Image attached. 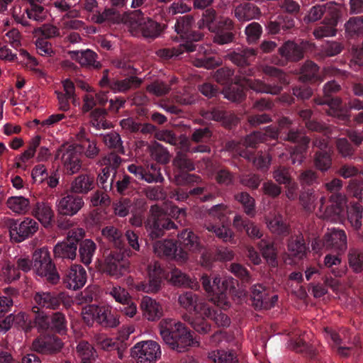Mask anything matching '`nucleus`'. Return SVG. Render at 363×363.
I'll return each mask as SVG.
<instances>
[{"label":"nucleus","mask_w":363,"mask_h":363,"mask_svg":"<svg viewBox=\"0 0 363 363\" xmlns=\"http://www.w3.org/2000/svg\"><path fill=\"white\" fill-rule=\"evenodd\" d=\"M258 55V50L252 48H238L229 52L226 57L234 65L238 67L239 83H244L249 86L252 90L257 93L270 94L277 95L281 93L283 86L289 83L286 74L281 69L272 66H266L264 72L271 77L267 83L260 79H253L256 69L251 66Z\"/></svg>","instance_id":"nucleus-1"},{"label":"nucleus","mask_w":363,"mask_h":363,"mask_svg":"<svg viewBox=\"0 0 363 363\" xmlns=\"http://www.w3.org/2000/svg\"><path fill=\"white\" fill-rule=\"evenodd\" d=\"M151 215L145 223L147 242H152L154 253L160 257L179 260V247L176 241L169 239L158 240L165 231L176 228L174 221L162 213L157 206H152Z\"/></svg>","instance_id":"nucleus-2"},{"label":"nucleus","mask_w":363,"mask_h":363,"mask_svg":"<svg viewBox=\"0 0 363 363\" xmlns=\"http://www.w3.org/2000/svg\"><path fill=\"white\" fill-rule=\"evenodd\" d=\"M159 330L164 342L177 352H184L191 346L199 345L189 328L181 322L171 318L162 319L159 323Z\"/></svg>","instance_id":"nucleus-3"},{"label":"nucleus","mask_w":363,"mask_h":363,"mask_svg":"<svg viewBox=\"0 0 363 363\" xmlns=\"http://www.w3.org/2000/svg\"><path fill=\"white\" fill-rule=\"evenodd\" d=\"M200 281L205 291L211 296V299L217 306H229L228 296L240 297L241 293L238 289V281L231 277H215L213 281L203 274Z\"/></svg>","instance_id":"nucleus-4"},{"label":"nucleus","mask_w":363,"mask_h":363,"mask_svg":"<svg viewBox=\"0 0 363 363\" xmlns=\"http://www.w3.org/2000/svg\"><path fill=\"white\" fill-rule=\"evenodd\" d=\"M178 301L182 308L189 313H194L195 317L192 318L191 325L197 333L206 334L211 330V325L202 316L203 311H209L208 303L192 291H186L180 294Z\"/></svg>","instance_id":"nucleus-5"},{"label":"nucleus","mask_w":363,"mask_h":363,"mask_svg":"<svg viewBox=\"0 0 363 363\" xmlns=\"http://www.w3.org/2000/svg\"><path fill=\"white\" fill-rule=\"evenodd\" d=\"M188 189L177 188L169 193V197L178 201H186L189 198L200 202H208L214 200L217 196L216 188L211 184L203 182L200 177L199 182H194Z\"/></svg>","instance_id":"nucleus-6"},{"label":"nucleus","mask_w":363,"mask_h":363,"mask_svg":"<svg viewBox=\"0 0 363 363\" xmlns=\"http://www.w3.org/2000/svg\"><path fill=\"white\" fill-rule=\"evenodd\" d=\"M121 69L127 71V73L123 74L124 76H128L123 79H110L108 70L104 69L103 77L99 81V85L103 88L108 87L114 93H126L130 89H135L140 86L143 80L135 76L138 73L137 69L124 62Z\"/></svg>","instance_id":"nucleus-7"},{"label":"nucleus","mask_w":363,"mask_h":363,"mask_svg":"<svg viewBox=\"0 0 363 363\" xmlns=\"http://www.w3.org/2000/svg\"><path fill=\"white\" fill-rule=\"evenodd\" d=\"M127 256L129 254L125 248L106 251L102 264L103 272L114 279L125 276L130 269V262Z\"/></svg>","instance_id":"nucleus-8"},{"label":"nucleus","mask_w":363,"mask_h":363,"mask_svg":"<svg viewBox=\"0 0 363 363\" xmlns=\"http://www.w3.org/2000/svg\"><path fill=\"white\" fill-rule=\"evenodd\" d=\"M188 152L186 149L178 150L172 161L174 179L176 184L179 186L200 181L199 176L189 173L195 169V164L189 157Z\"/></svg>","instance_id":"nucleus-9"},{"label":"nucleus","mask_w":363,"mask_h":363,"mask_svg":"<svg viewBox=\"0 0 363 363\" xmlns=\"http://www.w3.org/2000/svg\"><path fill=\"white\" fill-rule=\"evenodd\" d=\"M33 271L40 278H45L48 282L55 284L60 280V275L52 263L49 251L46 248L35 250L33 254Z\"/></svg>","instance_id":"nucleus-10"},{"label":"nucleus","mask_w":363,"mask_h":363,"mask_svg":"<svg viewBox=\"0 0 363 363\" xmlns=\"http://www.w3.org/2000/svg\"><path fill=\"white\" fill-rule=\"evenodd\" d=\"M341 89L340 85L335 81L327 82L323 86V97L315 99V103L319 105L327 104L329 106L328 114L342 121L350 120V116L345 113L340 109L342 100L340 97L333 96Z\"/></svg>","instance_id":"nucleus-11"},{"label":"nucleus","mask_w":363,"mask_h":363,"mask_svg":"<svg viewBox=\"0 0 363 363\" xmlns=\"http://www.w3.org/2000/svg\"><path fill=\"white\" fill-rule=\"evenodd\" d=\"M85 231L82 228H77L69 232L67 238L61 242H58L54 247V255L56 261L61 259L69 262L74 260L77 257L78 244L84 238Z\"/></svg>","instance_id":"nucleus-12"},{"label":"nucleus","mask_w":363,"mask_h":363,"mask_svg":"<svg viewBox=\"0 0 363 363\" xmlns=\"http://www.w3.org/2000/svg\"><path fill=\"white\" fill-rule=\"evenodd\" d=\"M325 234L323 240H315L312 243L313 250H320L322 247L341 255L347 248V235L345 230L340 228H331Z\"/></svg>","instance_id":"nucleus-13"},{"label":"nucleus","mask_w":363,"mask_h":363,"mask_svg":"<svg viewBox=\"0 0 363 363\" xmlns=\"http://www.w3.org/2000/svg\"><path fill=\"white\" fill-rule=\"evenodd\" d=\"M40 330L55 335H65L67 334V320L65 315L60 311L48 315L45 313H38L35 321Z\"/></svg>","instance_id":"nucleus-14"},{"label":"nucleus","mask_w":363,"mask_h":363,"mask_svg":"<svg viewBox=\"0 0 363 363\" xmlns=\"http://www.w3.org/2000/svg\"><path fill=\"white\" fill-rule=\"evenodd\" d=\"M66 295L63 292L35 291L33 295L34 313H44V310H58L61 305H65Z\"/></svg>","instance_id":"nucleus-15"},{"label":"nucleus","mask_w":363,"mask_h":363,"mask_svg":"<svg viewBox=\"0 0 363 363\" xmlns=\"http://www.w3.org/2000/svg\"><path fill=\"white\" fill-rule=\"evenodd\" d=\"M6 225L9 230L11 240L16 243L21 242L32 237L38 230V222L30 218L9 219Z\"/></svg>","instance_id":"nucleus-16"},{"label":"nucleus","mask_w":363,"mask_h":363,"mask_svg":"<svg viewBox=\"0 0 363 363\" xmlns=\"http://www.w3.org/2000/svg\"><path fill=\"white\" fill-rule=\"evenodd\" d=\"M179 243V260L180 262H186L189 258V252H200L203 250L201 238L192 230L183 229L177 235Z\"/></svg>","instance_id":"nucleus-17"},{"label":"nucleus","mask_w":363,"mask_h":363,"mask_svg":"<svg viewBox=\"0 0 363 363\" xmlns=\"http://www.w3.org/2000/svg\"><path fill=\"white\" fill-rule=\"evenodd\" d=\"M63 346L60 337L47 332L40 333L32 343L33 350L43 355H55L61 351Z\"/></svg>","instance_id":"nucleus-18"},{"label":"nucleus","mask_w":363,"mask_h":363,"mask_svg":"<svg viewBox=\"0 0 363 363\" xmlns=\"http://www.w3.org/2000/svg\"><path fill=\"white\" fill-rule=\"evenodd\" d=\"M329 13L325 16L323 20L313 30V34L316 39L325 37L335 36L337 32V26L341 18V11L339 5H332Z\"/></svg>","instance_id":"nucleus-19"},{"label":"nucleus","mask_w":363,"mask_h":363,"mask_svg":"<svg viewBox=\"0 0 363 363\" xmlns=\"http://www.w3.org/2000/svg\"><path fill=\"white\" fill-rule=\"evenodd\" d=\"M131 355L137 363H155L161 356L160 345L153 340L138 342L131 349Z\"/></svg>","instance_id":"nucleus-20"},{"label":"nucleus","mask_w":363,"mask_h":363,"mask_svg":"<svg viewBox=\"0 0 363 363\" xmlns=\"http://www.w3.org/2000/svg\"><path fill=\"white\" fill-rule=\"evenodd\" d=\"M214 33L213 42L219 45L234 43L237 30L233 21L228 17L220 18L218 24L211 31Z\"/></svg>","instance_id":"nucleus-21"},{"label":"nucleus","mask_w":363,"mask_h":363,"mask_svg":"<svg viewBox=\"0 0 363 363\" xmlns=\"http://www.w3.org/2000/svg\"><path fill=\"white\" fill-rule=\"evenodd\" d=\"M61 152V160L63 166V172L67 175H72L79 172L82 167L80 155V149L69 145L67 147L62 146L58 150Z\"/></svg>","instance_id":"nucleus-22"},{"label":"nucleus","mask_w":363,"mask_h":363,"mask_svg":"<svg viewBox=\"0 0 363 363\" xmlns=\"http://www.w3.org/2000/svg\"><path fill=\"white\" fill-rule=\"evenodd\" d=\"M298 130V128L292 125L291 120L284 117L279 120L278 128L272 125L267 126L263 135L264 140L267 137H269L272 139L279 138L284 141H293L296 138L295 135Z\"/></svg>","instance_id":"nucleus-23"},{"label":"nucleus","mask_w":363,"mask_h":363,"mask_svg":"<svg viewBox=\"0 0 363 363\" xmlns=\"http://www.w3.org/2000/svg\"><path fill=\"white\" fill-rule=\"evenodd\" d=\"M281 59L276 58L273 62L281 66H284L288 62H296L303 58L304 52L303 46L292 40L284 42L278 49Z\"/></svg>","instance_id":"nucleus-24"},{"label":"nucleus","mask_w":363,"mask_h":363,"mask_svg":"<svg viewBox=\"0 0 363 363\" xmlns=\"http://www.w3.org/2000/svg\"><path fill=\"white\" fill-rule=\"evenodd\" d=\"M194 20L192 16L185 15L177 18L174 25L175 31L184 40V43L198 42L201 40L203 34L193 30Z\"/></svg>","instance_id":"nucleus-25"},{"label":"nucleus","mask_w":363,"mask_h":363,"mask_svg":"<svg viewBox=\"0 0 363 363\" xmlns=\"http://www.w3.org/2000/svg\"><path fill=\"white\" fill-rule=\"evenodd\" d=\"M93 319L105 328H115L119 324L116 312L112 311L109 306L91 305L89 308Z\"/></svg>","instance_id":"nucleus-26"},{"label":"nucleus","mask_w":363,"mask_h":363,"mask_svg":"<svg viewBox=\"0 0 363 363\" xmlns=\"http://www.w3.org/2000/svg\"><path fill=\"white\" fill-rule=\"evenodd\" d=\"M84 204L82 196L69 192L61 198L57 203V212L60 215L73 216L77 214Z\"/></svg>","instance_id":"nucleus-27"},{"label":"nucleus","mask_w":363,"mask_h":363,"mask_svg":"<svg viewBox=\"0 0 363 363\" xmlns=\"http://www.w3.org/2000/svg\"><path fill=\"white\" fill-rule=\"evenodd\" d=\"M65 286L69 289L77 290L86 282V272L79 264H72L67 269L62 277Z\"/></svg>","instance_id":"nucleus-28"},{"label":"nucleus","mask_w":363,"mask_h":363,"mask_svg":"<svg viewBox=\"0 0 363 363\" xmlns=\"http://www.w3.org/2000/svg\"><path fill=\"white\" fill-rule=\"evenodd\" d=\"M30 214L44 227L50 226L55 216L52 206L48 202L34 199L30 208Z\"/></svg>","instance_id":"nucleus-29"},{"label":"nucleus","mask_w":363,"mask_h":363,"mask_svg":"<svg viewBox=\"0 0 363 363\" xmlns=\"http://www.w3.org/2000/svg\"><path fill=\"white\" fill-rule=\"evenodd\" d=\"M294 140L289 141L296 144V146L291 152L290 160L293 164H301L305 159L306 153L310 143V138L301 130H298L295 135Z\"/></svg>","instance_id":"nucleus-30"},{"label":"nucleus","mask_w":363,"mask_h":363,"mask_svg":"<svg viewBox=\"0 0 363 363\" xmlns=\"http://www.w3.org/2000/svg\"><path fill=\"white\" fill-rule=\"evenodd\" d=\"M287 249L289 255L298 259L305 257L309 252V247L301 233L291 235L287 241Z\"/></svg>","instance_id":"nucleus-31"},{"label":"nucleus","mask_w":363,"mask_h":363,"mask_svg":"<svg viewBox=\"0 0 363 363\" xmlns=\"http://www.w3.org/2000/svg\"><path fill=\"white\" fill-rule=\"evenodd\" d=\"M344 196L342 194L335 195L334 199H331L330 204L325 206V199L321 197L320 199V211L323 212V216L328 220L337 219L342 211V203L344 201Z\"/></svg>","instance_id":"nucleus-32"},{"label":"nucleus","mask_w":363,"mask_h":363,"mask_svg":"<svg viewBox=\"0 0 363 363\" xmlns=\"http://www.w3.org/2000/svg\"><path fill=\"white\" fill-rule=\"evenodd\" d=\"M95 186L94 174L84 173L76 177L71 182L69 191L77 195H84L91 191Z\"/></svg>","instance_id":"nucleus-33"},{"label":"nucleus","mask_w":363,"mask_h":363,"mask_svg":"<svg viewBox=\"0 0 363 363\" xmlns=\"http://www.w3.org/2000/svg\"><path fill=\"white\" fill-rule=\"evenodd\" d=\"M239 155L253 163L254 166L261 172L268 170L272 157L267 153L258 152L256 154L252 150H240Z\"/></svg>","instance_id":"nucleus-34"},{"label":"nucleus","mask_w":363,"mask_h":363,"mask_svg":"<svg viewBox=\"0 0 363 363\" xmlns=\"http://www.w3.org/2000/svg\"><path fill=\"white\" fill-rule=\"evenodd\" d=\"M270 290L262 284H255L250 288V300L256 310L269 309L270 303L266 298Z\"/></svg>","instance_id":"nucleus-35"},{"label":"nucleus","mask_w":363,"mask_h":363,"mask_svg":"<svg viewBox=\"0 0 363 363\" xmlns=\"http://www.w3.org/2000/svg\"><path fill=\"white\" fill-rule=\"evenodd\" d=\"M138 31L147 40L158 38L164 29V26L151 18H143L138 24Z\"/></svg>","instance_id":"nucleus-36"},{"label":"nucleus","mask_w":363,"mask_h":363,"mask_svg":"<svg viewBox=\"0 0 363 363\" xmlns=\"http://www.w3.org/2000/svg\"><path fill=\"white\" fill-rule=\"evenodd\" d=\"M163 277V269L160 266L154 265V269L150 270L148 283H140L138 285V289L147 293L157 292L160 287Z\"/></svg>","instance_id":"nucleus-37"},{"label":"nucleus","mask_w":363,"mask_h":363,"mask_svg":"<svg viewBox=\"0 0 363 363\" xmlns=\"http://www.w3.org/2000/svg\"><path fill=\"white\" fill-rule=\"evenodd\" d=\"M140 308L145 318L150 321L159 320L163 314L162 306L155 299L144 296L140 303Z\"/></svg>","instance_id":"nucleus-38"},{"label":"nucleus","mask_w":363,"mask_h":363,"mask_svg":"<svg viewBox=\"0 0 363 363\" xmlns=\"http://www.w3.org/2000/svg\"><path fill=\"white\" fill-rule=\"evenodd\" d=\"M205 117L221 123L228 129H231L238 121V117L234 113L220 108H212L211 111L206 113Z\"/></svg>","instance_id":"nucleus-39"},{"label":"nucleus","mask_w":363,"mask_h":363,"mask_svg":"<svg viewBox=\"0 0 363 363\" xmlns=\"http://www.w3.org/2000/svg\"><path fill=\"white\" fill-rule=\"evenodd\" d=\"M260 15V9L249 2L240 4L234 9V16L240 21H248L258 18Z\"/></svg>","instance_id":"nucleus-40"},{"label":"nucleus","mask_w":363,"mask_h":363,"mask_svg":"<svg viewBox=\"0 0 363 363\" xmlns=\"http://www.w3.org/2000/svg\"><path fill=\"white\" fill-rule=\"evenodd\" d=\"M72 54V57L83 67H92L96 69L101 67V63L96 60L98 55L91 50L73 51Z\"/></svg>","instance_id":"nucleus-41"},{"label":"nucleus","mask_w":363,"mask_h":363,"mask_svg":"<svg viewBox=\"0 0 363 363\" xmlns=\"http://www.w3.org/2000/svg\"><path fill=\"white\" fill-rule=\"evenodd\" d=\"M258 247L263 258L272 267L278 266L277 250L274 242L267 239H261Z\"/></svg>","instance_id":"nucleus-42"},{"label":"nucleus","mask_w":363,"mask_h":363,"mask_svg":"<svg viewBox=\"0 0 363 363\" xmlns=\"http://www.w3.org/2000/svg\"><path fill=\"white\" fill-rule=\"evenodd\" d=\"M170 280L177 286L188 287L194 290L200 288L199 281L196 279L191 278L179 269H174L172 271Z\"/></svg>","instance_id":"nucleus-43"},{"label":"nucleus","mask_w":363,"mask_h":363,"mask_svg":"<svg viewBox=\"0 0 363 363\" xmlns=\"http://www.w3.org/2000/svg\"><path fill=\"white\" fill-rule=\"evenodd\" d=\"M323 333L338 355L342 357H347L349 356L351 347L341 346L342 339L336 331L331 328L326 327Z\"/></svg>","instance_id":"nucleus-44"},{"label":"nucleus","mask_w":363,"mask_h":363,"mask_svg":"<svg viewBox=\"0 0 363 363\" xmlns=\"http://www.w3.org/2000/svg\"><path fill=\"white\" fill-rule=\"evenodd\" d=\"M299 79L303 83L320 82L319 67L315 62L307 60L301 68Z\"/></svg>","instance_id":"nucleus-45"},{"label":"nucleus","mask_w":363,"mask_h":363,"mask_svg":"<svg viewBox=\"0 0 363 363\" xmlns=\"http://www.w3.org/2000/svg\"><path fill=\"white\" fill-rule=\"evenodd\" d=\"M208 311H204L205 313L202 314V316L207 322L206 318L213 320L218 327L227 328L230 325V318L221 309L208 304Z\"/></svg>","instance_id":"nucleus-46"},{"label":"nucleus","mask_w":363,"mask_h":363,"mask_svg":"<svg viewBox=\"0 0 363 363\" xmlns=\"http://www.w3.org/2000/svg\"><path fill=\"white\" fill-rule=\"evenodd\" d=\"M78 247L80 261L85 265H89L92 262L96 250V243L91 239L82 238L79 242Z\"/></svg>","instance_id":"nucleus-47"},{"label":"nucleus","mask_w":363,"mask_h":363,"mask_svg":"<svg viewBox=\"0 0 363 363\" xmlns=\"http://www.w3.org/2000/svg\"><path fill=\"white\" fill-rule=\"evenodd\" d=\"M332 5H338L337 4L330 1L323 5H315L312 6L308 13L303 17V21L306 24L314 23L321 19L327 13H329L330 9L333 8Z\"/></svg>","instance_id":"nucleus-48"},{"label":"nucleus","mask_w":363,"mask_h":363,"mask_svg":"<svg viewBox=\"0 0 363 363\" xmlns=\"http://www.w3.org/2000/svg\"><path fill=\"white\" fill-rule=\"evenodd\" d=\"M33 200L30 201L24 196H11L6 201L7 207L13 212L18 214H25L30 211Z\"/></svg>","instance_id":"nucleus-49"},{"label":"nucleus","mask_w":363,"mask_h":363,"mask_svg":"<svg viewBox=\"0 0 363 363\" xmlns=\"http://www.w3.org/2000/svg\"><path fill=\"white\" fill-rule=\"evenodd\" d=\"M196 45L194 43L189 42L187 43L180 44L177 48L160 49L157 53L160 57L167 60L174 57H178L184 52H194L196 50Z\"/></svg>","instance_id":"nucleus-50"},{"label":"nucleus","mask_w":363,"mask_h":363,"mask_svg":"<svg viewBox=\"0 0 363 363\" xmlns=\"http://www.w3.org/2000/svg\"><path fill=\"white\" fill-rule=\"evenodd\" d=\"M223 16H218L217 11L213 8H207L202 13L201 18L198 21L199 28H206L210 32L218 24V20Z\"/></svg>","instance_id":"nucleus-51"},{"label":"nucleus","mask_w":363,"mask_h":363,"mask_svg":"<svg viewBox=\"0 0 363 363\" xmlns=\"http://www.w3.org/2000/svg\"><path fill=\"white\" fill-rule=\"evenodd\" d=\"M84 133H80L79 135L80 144L74 145L77 148L80 149V155L82 156V152L84 155L89 159L95 158L99 153V149L96 146L95 140H90L89 138L84 137Z\"/></svg>","instance_id":"nucleus-52"},{"label":"nucleus","mask_w":363,"mask_h":363,"mask_svg":"<svg viewBox=\"0 0 363 363\" xmlns=\"http://www.w3.org/2000/svg\"><path fill=\"white\" fill-rule=\"evenodd\" d=\"M269 230L279 237H286L290 234L291 228L281 216H276L267 222Z\"/></svg>","instance_id":"nucleus-53"},{"label":"nucleus","mask_w":363,"mask_h":363,"mask_svg":"<svg viewBox=\"0 0 363 363\" xmlns=\"http://www.w3.org/2000/svg\"><path fill=\"white\" fill-rule=\"evenodd\" d=\"M235 201L240 203L244 209V212L249 217H254L256 214L255 200L246 191L237 193L234 196Z\"/></svg>","instance_id":"nucleus-54"},{"label":"nucleus","mask_w":363,"mask_h":363,"mask_svg":"<svg viewBox=\"0 0 363 363\" xmlns=\"http://www.w3.org/2000/svg\"><path fill=\"white\" fill-rule=\"evenodd\" d=\"M208 357L215 363H238L237 354L233 350H213L208 353Z\"/></svg>","instance_id":"nucleus-55"},{"label":"nucleus","mask_w":363,"mask_h":363,"mask_svg":"<svg viewBox=\"0 0 363 363\" xmlns=\"http://www.w3.org/2000/svg\"><path fill=\"white\" fill-rule=\"evenodd\" d=\"M108 112L103 108H96L91 112V123L96 129H108L111 127V122L106 120Z\"/></svg>","instance_id":"nucleus-56"},{"label":"nucleus","mask_w":363,"mask_h":363,"mask_svg":"<svg viewBox=\"0 0 363 363\" xmlns=\"http://www.w3.org/2000/svg\"><path fill=\"white\" fill-rule=\"evenodd\" d=\"M104 238L111 242L115 249L124 248V243L121 232L114 226H106L101 230Z\"/></svg>","instance_id":"nucleus-57"},{"label":"nucleus","mask_w":363,"mask_h":363,"mask_svg":"<svg viewBox=\"0 0 363 363\" xmlns=\"http://www.w3.org/2000/svg\"><path fill=\"white\" fill-rule=\"evenodd\" d=\"M206 229L215 234V235L225 242L235 243V234L228 227L222 225L221 226L209 224Z\"/></svg>","instance_id":"nucleus-58"},{"label":"nucleus","mask_w":363,"mask_h":363,"mask_svg":"<svg viewBox=\"0 0 363 363\" xmlns=\"http://www.w3.org/2000/svg\"><path fill=\"white\" fill-rule=\"evenodd\" d=\"M345 27L350 37L363 36V16L350 18Z\"/></svg>","instance_id":"nucleus-59"},{"label":"nucleus","mask_w":363,"mask_h":363,"mask_svg":"<svg viewBox=\"0 0 363 363\" xmlns=\"http://www.w3.org/2000/svg\"><path fill=\"white\" fill-rule=\"evenodd\" d=\"M312 111L310 109H303L298 111V116L305 122V125L308 130L316 132H325L327 129L323 123L311 119Z\"/></svg>","instance_id":"nucleus-60"},{"label":"nucleus","mask_w":363,"mask_h":363,"mask_svg":"<svg viewBox=\"0 0 363 363\" xmlns=\"http://www.w3.org/2000/svg\"><path fill=\"white\" fill-rule=\"evenodd\" d=\"M313 164L317 169L323 172L330 169L332 157L330 150L315 152L313 157Z\"/></svg>","instance_id":"nucleus-61"},{"label":"nucleus","mask_w":363,"mask_h":363,"mask_svg":"<svg viewBox=\"0 0 363 363\" xmlns=\"http://www.w3.org/2000/svg\"><path fill=\"white\" fill-rule=\"evenodd\" d=\"M103 140L105 145L110 149H112L113 152L122 155L125 154L123 142L120 135L118 133L112 131L104 135L103 136Z\"/></svg>","instance_id":"nucleus-62"},{"label":"nucleus","mask_w":363,"mask_h":363,"mask_svg":"<svg viewBox=\"0 0 363 363\" xmlns=\"http://www.w3.org/2000/svg\"><path fill=\"white\" fill-rule=\"evenodd\" d=\"M77 352L81 358V362H92L95 360L97 354L94 347L86 341H80L77 346Z\"/></svg>","instance_id":"nucleus-63"},{"label":"nucleus","mask_w":363,"mask_h":363,"mask_svg":"<svg viewBox=\"0 0 363 363\" xmlns=\"http://www.w3.org/2000/svg\"><path fill=\"white\" fill-rule=\"evenodd\" d=\"M348 263L354 273L363 272V252L357 249H351L348 254Z\"/></svg>","instance_id":"nucleus-64"}]
</instances>
